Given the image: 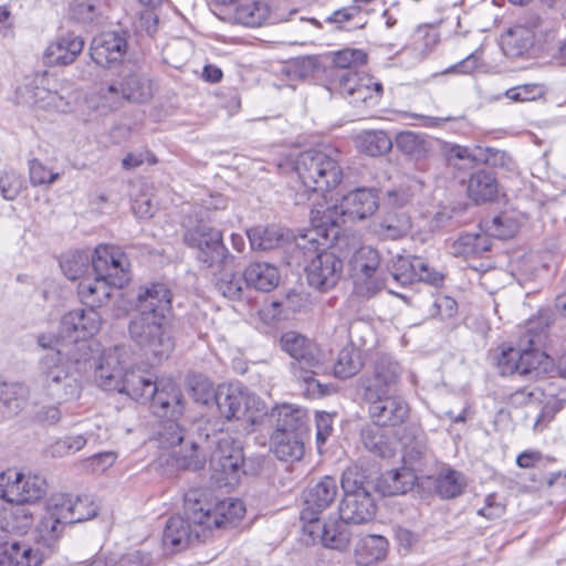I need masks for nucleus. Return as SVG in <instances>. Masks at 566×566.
Returning <instances> with one entry per match:
<instances>
[{
	"mask_svg": "<svg viewBox=\"0 0 566 566\" xmlns=\"http://www.w3.org/2000/svg\"><path fill=\"white\" fill-rule=\"evenodd\" d=\"M270 8L263 0H245L240 3L228 18L217 13L221 20L238 23L249 28L260 27L266 21Z\"/></svg>",
	"mask_w": 566,
	"mask_h": 566,
	"instance_id": "nucleus-34",
	"label": "nucleus"
},
{
	"mask_svg": "<svg viewBox=\"0 0 566 566\" xmlns=\"http://www.w3.org/2000/svg\"><path fill=\"white\" fill-rule=\"evenodd\" d=\"M464 484V479L459 472L446 470L437 478L436 489L442 497L451 499L462 493Z\"/></svg>",
	"mask_w": 566,
	"mask_h": 566,
	"instance_id": "nucleus-53",
	"label": "nucleus"
},
{
	"mask_svg": "<svg viewBox=\"0 0 566 566\" xmlns=\"http://www.w3.org/2000/svg\"><path fill=\"white\" fill-rule=\"evenodd\" d=\"M25 88V101L35 109L50 114L66 113L71 109L72 96L69 88L46 74L36 75Z\"/></svg>",
	"mask_w": 566,
	"mask_h": 566,
	"instance_id": "nucleus-14",
	"label": "nucleus"
},
{
	"mask_svg": "<svg viewBox=\"0 0 566 566\" xmlns=\"http://www.w3.org/2000/svg\"><path fill=\"white\" fill-rule=\"evenodd\" d=\"M84 41L74 33H66L53 40L44 51L43 61L49 66L72 64L83 51Z\"/></svg>",
	"mask_w": 566,
	"mask_h": 566,
	"instance_id": "nucleus-27",
	"label": "nucleus"
},
{
	"mask_svg": "<svg viewBox=\"0 0 566 566\" xmlns=\"http://www.w3.org/2000/svg\"><path fill=\"white\" fill-rule=\"evenodd\" d=\"M340 485L344 492L338 505L342 522L354 525L370 522L376 515L377 505L365 471L357 465L348 467L343 472Z\"/></svg>",
	"mask_w": 566,
	"mask_h": 566,
	"instance_id": "nucleus-9",
	"label": "nucleus"
},
{
	"mask_svg": "<svg viewBox=\"0 0 566 566\" xmlns=\"http://www.w3.org/2000/svg\"><path fill=\"white\" fill-rule=\"evenodd\" d=\"M86 442V438L81 434L65 437L51 446V453L53 457H64L72 454L82 450Z\"/></svg>",
	"mask_w": 566,
	"mask_h": 566,
	"instance_id": "nucleus-59",
	"label": "nucleus"
},
{
	"mask_svg": "<svg viewBox=\"0 0 566 566\" xmlns=\"http://www.w3.org/2000/svg\"><path fill=\"white\" fill-rule=\"evenodd\" d=\"M127 369V350L123 346H114L103 350L98 357L94 380L102 389L117 392Z\"/></svg>",
	"mask_w": 566,
	"mask_h": 566,
	"instance_id": "nucleus-19",
	"label": "nucleus"
},
{
	"mask_svg": "<svg viewBox=\"0 0 566 566\" xmlns=\"http://www.w3.org/2000/svg\"><path fill=\"white\" fill-rule=\"evenodd\" d=\"M252 250H272L283 241V230L276 226H256L247 231Z\"/></svg>",
	"mask_w": 566,
	"mask_h": 566,
	"instance_id": "nucleus-46",
	"label": "nucleus"
},
{
	"mask_svg": "<svg viewBox=\"0 0 566 566\" xmlns=\"http://www.w3.org/2000/svg\"><path fill=\"white\" fill-rule=\"evenodd\" d=\"M243 464V451L229 437L217 440V448L211 454L210 465L221 476L218 481L232 484L238 480V472Z\"/></svg>",
	"mask_w": 566,
	"mask_h": 566,
	"instance_id": "nucleus-23",
	"label": "nucleus"
},
{
	"mask_svg": "<svg viewBox=\"0 0 566 566\" xmlns=\"http://www.w3.org/2000/svg\"><path fill=\"white\" fill-rule=\"evenodd\" d=\"M120 84L127 101L142 103L153 94L149 81L137 74L127 76Z\"/></svg>",
	"mask_w": 566,
	"mask_h": 566,
	"instance_id": "nucleus-52",
	"label": "nucleus"
},
{
	"mask_svg": "<svg viewBox=\"0 0 566 566\" xmlns=\"http://www.w3.org/2000/svg\"><path fill=\"white\" fill-rule=\"evenodd\" d=\"M381 426H368L361 430V441L365 448L381 458L392 457L396 452L397 441L388 436Z\"/></svg>",
	"mask_w": 566,
	"mask_h": 566,
	"instance_id": "nucleus-41",
	"label": "nucleus"
},
{
	"mask_svg": "<svg viewBox=\"0 0 566 566\" xmlns=\"http://www.w3.org/2000/svg\"><path fill=\"white\" fill-rule=\"evenodd\" d=\"M56 501L70 524L82 523L96 516L98 506L88 495L73 496L70 494H54Z\"/></svg>",
	"mask_w": 566,
	"mask_h": 566,
	"instance_id": "nucleus-30",
	"label": "nucleus"
},
{
	"mask_svg": "<svg viewBox=\"0 0 566 566\" xmlns=\"http://www.w3.org/2000/svg\"><path fill=\"white\" fill-rule=\"evenodd\" d=\"M101 104L105 108L114 109L122 105L123 101H127L122 84H106L98 88Z\"/></svg>",
	"mask_w": 566,
	"mask_h": 566,
	"instance_id": "nucleus-58",
	"label": "nucleus"
},
{
	"mask_svg": "<svg viewBox=\"0 0 566 566\" xmlns=\"http://www.w3.org/2000/svg\"><path fill=\"white\" fill-rule=\"evenodd\" d=\"M25 390L15 384L0 385V419L17 416L25 405Z\"/></svg>",
	"mask_w": 566,
	"mask_h": 566,
	"instance_id": "nucleus-44",
	"label": "nucleus"
},
{
	"mask_svg": "<svg viewBox=\"0 0 566 566\" xmlns=\"http://www.w3.org/2000/svg\"><path fill=\"white\" fill-rule=\"evenodd\" d=\"M497 195V184L493 174L479 170L468 181V196L476 203L493 200Z\"/></svg>",
	"mask_w": 566,
	"mask_h": 566,
	"instance_id": "nucleus-42",
	"label": "nucleus"
},
{
	"mask_svg": "<svg viewBox=\"0 0 566 566\" xmlns=\"http://www.w3.org/2000/svg\"><path fill=\"white\" fill-rule=\"evenodd\" d=\"M137 315L129 323L130 338L146 354L161 360L169 357L175 347L170 325L171 292L163 283L139 289L136 298Z\"/></svg>",
	"mask_w": 566,
	"mask_h": 566,
	"instance_id": "nucleus-2",
	"label": "nucleus"
},
{
	"mask_svg": "<svg viewBox=\"0 0 566 566\" xmlns=\"http://www.w3.org/2000/svg\"><path fill=\"white\" fill-rule=\"evenodd\" d=\"M363 75L364 74H359L354 71L338 72L334 76V85L342 95L350 97L352 103H354L358 88L363 81Z\"/></svg>",
	"mask_w": 566,
	"mask_h": 566,
	"instance_id": "nucleus-55",
	"label": "nucleus"
},
{
	"mask_svg": "<svg viewBox=\"0 0 566 566\" xmlns=\"http://www.w3.org/2000/svg\"><path fill=\"white\" fill-rule=\"evenodd\" d=\"M117 563L120 566H150L153 556L144 549H133L124 554Z\"/></svg>",
	"mask_w": 566,
	"mask_h": 566,
	"instance_id": "nucleus-64",
	"label": "nucleus"
},
{
	"mask_svg": "<svg viewBox=\"0 0 566 566\" xmlns=\"http://www.w3.org/2000/svg\"><path fill=\"white\" fill-rule=\"evenodd\" d=\"M369 403L370 418L377 426L396 427L403 423L410 408L406 400L397 395H378V397H366Z\"/></svg>",
	"mask_w": 566,
	"mask_h": 566,
	"instance_id": "nucleus-22",
	"label": "nucleus"
},
{
	"mask_svg": "<svg viewBox=\"0 0 566 566\" xmlns=\"http://www.w3.org/2000/svg\"><path fill=\"white\" fill-rule=\"evenodd\" d=\"M363 366L364 361L360 350L349 344L339 350L334 373L338 378H349L358 374Z\"/></svg>",
	"mask_w": 566,
	"mask_h": 566,
	"instance_id": "nucleus-47",
	"label": "nucleus"
},
{
	"mask_svg": "<svg viewBox=\"0 0 566 566\" xmlns=\"http://www.w3.org/2000/svg\"><path fill=\"white\" fill-rule=\"evenodd\" d=\"M218 410L228 420L243 419L251 426L259 424L266 416L263 401L240 384L222 385L214 394Z\"/></svg>",
	"mask_w": 566,
	"mask_h": 566,
	"instance_id": "nucleus-11",
	"label": "nucleus"
},
{
	"mask_svg": "<svg viewBox=\"0 0 566 566\" xmlns=\"http://www.w3.org/2000/svg\"><path fill=\"white\" fill-rule=\"evenodd\" d=\"M185 408L182 409V411ZM181 415H172V406L169 407L167 418L161 422L157 432L158 447L170 452L176 464L182 469L199 470L206 462V455L201 451V442L186 434Z\"/></svg>",
	"mask_w": 566,
	"mask_h": 566,
	"instance_id": "nucleus-10",
	"label": "nucleus"
},
{
	"mask_svg": "<svg viewBox=\"0 0 566 566\" xmlns=\"http://www.w3.org/2000/svg\"><path fill=\"white\" fill-rule=\"evenodd\" d=\"M60 265L67 279L82 280L92 265V256L85 251L70 252L62 258Z\"/></svg>",
	"mask_w": 566,
	"mask_h": 566,
	"instance_id": "nucleus-49",
	"label": "nucleus"
},
{
	"mask_svg": "<svg viewBox=\"0 0 566 566\" xmlns=\"http://www.w3.org/2000/svg\"><path fill=\"white\" fill-rule=\"evenodd\" d=\"M342 273V260L331 252L318 253L306 268L308 284L319 291L335 286Z\"/></svg>",
	"mask_w": 566,
	"mask_h": 566,
	"instance_id": "nucleus-25",
	"label": "nucleus"
},
{
	"mask_svg": "<svg viewBox=\"0 0 566 566\" xmlns=\"http://www.w3.org/2000/svg\"><path fill=\"white\" fill-rule=\"evenodd\" d=\"M367 54L360 49L346 48L333 53L334 65L342 70L353 71L354 67L365 64Z\"/></svg>",
	"mask_w": 566,
	"mask_h": 566,
	"instance_id": "nucleus-54",
	"label": "nucleus"
},
{
	"mask_svg": "<svg viewBox=\"0 0 566 566\" xmlns=\"http://www.w3.org/2000/svg\"><path fill=\"white\" fill-rule=\"evenodd\" d=\"M337 494L338 485L334 478L326 475L317 481L304 494L301 520L304 523L316 522L319 514L333 504Z\"/></svg>",
	"mask_w": 566,
	"mask_h": 566,
	"instance_id": "nucleus-24",
	"label": "nucleus"
},
{
	"mask_svg": "<svg viewBox=\"0 0 566 566\" xmlns=\"http://www.w3.org/2000/svg\"><path fill=\"white\" fill-rule=\"evenodd\" d=\"M59 174L51 171L40 160L33 159L30 161V180L34 186L51 185L57 180Z\"/></svg>",
	"mask_w": 566,
	"mask_h": 566,
	"instance_id": "nucleus-63",
	"label": "nucleus"
},
{
	"mask_svg": "<svg viewBox=\"0 0 566 566\" xmlns=\"http://www.w3.org/2000/svg\"><path fill=\"white\" fill-rule=\"evenodd\" d=\"M402 448L403 465L412 472H423L424 468L432 461V454L427 446L424 436L418 434L405 441Z\"/></svg>",
	"mask_w": 566,
	"mask_h": 566,
	"instance_id": "nucleus-39",
	"label": "nucleus"
},
{
	"mask_svg": "<svg viewBox=\"0 0 566 566\" xmlns=\"http://www.w3.org/2000/svg\"><path fill=\"white\" fill-rule=\"evenodd\" d=\"M354 291L358 296L369 298L388 287V279L380 268V254L371 247H360L350 259Z\"/></svg>",
	"mask_w": 566,
	"mask_h": 566,
	"instance_id": "nucleus-12",
	"label": "nucleus"
},
{
	"mask_svg": "<svg viewBox=\"0 0 566 566\" xmlns=\"http://www.w3.org/2000/svg\"><path fill=\"white\" fill-rule=\"evenodd\" d=\"M514 403H544L535 421V429H543L566 402L564 381H552L545 388H523L512 396Z\"/></svg>",
	"mask_w": 566,
	"mask_h": 566,
	"instance_id": "nucleus-15",
	"label": "nucleus"
},
{
	"mask_svg": "<svg viewBox=\"0 0 566 566\" xmlns=\"http://www.w3.org/2000/svg\"><path fill=\"white\" fill-rule=\"evenodd\" d=\"M102 326L101 314L92 307L75 308L63 315L60 324V337L69 338L70 347L78 353V345H88L85 340L95 336Z\"/></svg>",
	"mask_w": 566,
	"mask_h": 566,
	"instance_id": "nucleus-16",
	"label": "nucleus"
},
{
	"mask_svg": "<svg viewBox=\"0 0 566 566\" xmlns=\"http://www.w3.org/2000/svg\"><path fill=\"white\" fill-rule=\"evenodd\" d=\"M128 51L127 38L116 31L96 35L90 46L92 60L102 67H114L120 64Z\"/></svg>",
	"mask_w": 566,
	"mask_h": 566,
	"instance_id": "nucleus-21",
	"label": "nucleus"
},
{
	"mask_svg": "<svg viewBox=\"0 0 566 566\" xmlns=\"http://www.w3.org/2000/svg\"><path fill=\"white\" fill-rule=\"evenodd\" d=\"M403 369L389 356L377 358L371 371L365 376L363 386L365 397H378L395 390L402 377Z\"/></svg>",
	"mask_w": 566,
	"mask_h": 566,
	"instance_id": "nucleus-20",
	"label": "nucleus"
},
{
	"mask_svg": "<svg viewBox=\"0 0 566 566\" xmlns=\"http://www.w3.org/2000/svg\"><path fill=\"white\" fill-rule=\"evenodd\" d=\"M421 266L422 259L419 256L409 258L398 255L392 260L389 274L386 276L388 280L391 279L401 286H407L417 282L416 271ZM387 289L390 293H394L389 286Z\"/></svg>",
	"mask_w": 566,
	"mask_h": 566,
	"instance_id": "nucleus-43",
	"label": "nucleus"
},
{
	"mask_svg": "<svg viewBox=\"0 0 566 566\" xmlns=\"http://www.w3.org/2000/svg\"><path fill=\"white\" fill-rule=\"evenodd\" d=\"M395 144L401 153L416 159L424 157L429 151V143L415 132H400L395 138Z\"/></svg>",
	"mask_w": 566,
	"mask_h": 566,
	"instance_id": "nucleus-50",
	"label": "nucleus"
},
{
	"mask_svg": "<svg viewBox=\"0 0 566 566\" xmlns=\"http://www.w3.org/2000/svg\"><path fill=\"white\" fill-rule=\"evenodd\" d=\"M193 538H197L196 527L191 530L189 520L177 515L167 521L163 543L171 553L186 549Z\"/></svg>",
	"mask_w": 566,
	"mask_h": 566,
	"instance_id": "nucleus-32",
	"label": "nucleus"
},
{
	"mask_svg": "<svg viewBox=\"0 0 566 566\" xmlns=\"http://www.w3.org/2000/svg\"><path fill=\"white\" fill-rule=\"evenodd\" d=\"M63 516L64 513L53 494L46 500L44 513L36 526L41 539L46 545L55 543L62 536L65 525L70 524L69 520Z\"/></svg>",
	"mask_w": 566,
	"mask_h": 566,
	"instance_id": "nucleus-28",
	"label": "nucleus"
},
{
	"mask_svg": "<svg viewBox=\"0 0 566 566\" xmlns=\"http://www.w3.org/2000/svg\"><path fill=\"white\" fill-rule=\"evenodd\" d=\"M485 233L499 239L513 238L520 229L518 219L514 213L503 212L494 217L491 221L484 222Z\"/></svg>",
	"mask_w": 566,
	"mask_h": 566,
	"instance_id": "nucleus-51",
	"label": "nucleus"
},
{
	"mask_svg": "<svg viewBox=\"0 0 566 566\" xmlns=\"http://www.w3.org/2000/svg\"><path fill=\"white\" fill-rule=\"evenodd\" d=\"M38 344L48 352L38 364V385L42 394L57 402L80 396L77 375L91 358L90 345L80 344L78 353L55 334H40Z\"/></svg>",
	"mask_w": 566,
	"mask_h": 566,
	"instance_id": "nucleus-1",
	"label": "nucleus"
},
{
	"mask_svg": "<svg viewBox=\"0 0 566 566\" xmlns=\"http://www.w3.org/2000/svg\"><path fill=\"white\" fill-rule=\"evenodd\" d=\"M130 263L125 252L113 244H99L92 255V269L97 275L107 276L115 287L129 282Z\"/></svg>",
	"mask_w": 566,
	"mask_h": 566,
	"instance_id": "nucleus-17",
	"label": "nucleus"
},
{
	"mask_svg": "<svg viewBox=\"0 0 566 566\" xmlns=\"http://www.w3.org/2000/svg\"><path fill=\"white\" fill-rule=\"evenodd\" d=\"M118 394H125L139 402H151L153 412L167 416L172 406V415H181L184 398L180 388L172 381H155L154 375L142 368H128L120 382Z\"/></svg>",
	"mask_w": 566,
	"mask_h": 566,
	"instance_id": "nucleus-7",
	"label": "nucleus"
},
{
	"mask_svg": "<svg viewBox=\"0 0 566 566\" xmlns=\"http://www.w3.org/2000/svg\"><path fill=\"white\" fill-rule=\"evenodd\" d=\"M114 289L116 287L107 276L94 273V277L85 276L81 280L77 293L84 305L96 310L107 304Z\"/></svg>",
	"mask_w": 566,
	"mask_h": 566,
	"instance_id": "nucleus-29",
	"label": "nucleus"
},
{
	"mask_svg": "<svg viewBox=\"0 0 566 566\" xmlns=\"http://www.w3.org/2000/svg\"><path fill=\"white\" fill-rule=\"evenodd\" d=\"M306 433L273 432L272 451L282 461H297L304 454V437Z\"/></svg>",
	"mask_w": 566,
	"mask_h": 566,
	"instance_id": "nucleus-37",
	"label": "nucleus"
},
{
	"mask_svg": "<svg viewBox=\"0 0 566 566\" xmlns=\"http://www.w3.org/2000/svg\"><path fill=\"white\" fill-rule=\"evenodd\" d=\"M280 347L295 360L291 370L294 378L303 384L304 394L311 398L326 395L327 387L315 378L324 369L326 360L319 346L295 331H287L280 337Z\"/></svg>",
	"mask_w": 566,
	"mask_h": 566,
	"instance_id": "nucleus-6",
	"label": "nucleus"
},
{
	"mask_svg": "<svg viewBox=\"0 0 566 566\" xmlns=\"http://www.w3.org/2000/svg\"><path fill=\"white\" fill-rule=\"evenodd\" d=\"M418 479V474L406 468L394 469L382 476L385 493L388 495L403 494L410 490Z\"/></svg>",
	"mask_w": 566,
	"mask_h": 566,
	"instance_id": "nucleus-48",
	"label": "nucleus"
},
{
	"mask_svg": "<svg viewBox=\"0 0 566 566\" xmlns=\"http://www.w3.org/2000/svg\"><path fill=\"white\" fill-rule=\"evenodd\" d=\"M354 103H377L382 95V85L373 76L364 74Z\"/></svg>",
	"mask_w": 566,
	"mask_h": 566,
	"instance_id": "nucleus-57",
	"label": "nucleus"
},
{
	"mask_svg": "<svg viewBox=\"0 0 566 566\" xmlns=\"http://www.w3.org/2000/svg\"><path fill=\"white\" fill-rule=\"evenodd\" d=\"M378 209L377 195L373 189L358 188L344 196L339 203H316L311 210L312 224L316 234L333 242L339 234V227L346 219L364 220Z\"/></svg>",
	"mask_w": 566,
	"mask_h": 566,
	"instance_id": "nucleus-4",
	"label": "nucleus"
},
{
	"mask_svg": "<svg viewBox=\"0 0 566 566\" xmlns=\"http://www.w3.org/2000/svg\"><path fill=\"white\" fill-rule=\"evenodd\" d=\"M544 90L537 84H524L506 91L507 98L515 102H528L542 97Z\"/></svg>",
	"mask_w": 566,
	"mask_h": 566,
	"instance_id": "nucleus-62",
	"label": "nucleus"
},
{
	"mask_svg": "<svg viewBox=\"0 0 566 566\" xmlns=\"http://www.w3.org/2000/svg\"><path fill=\"white\" fill-rule=\"evenodd\" d=\"M269 421L275 422L274 432L306 433L307 415L304 409L293 405H281L275 407L270 415Z\"/></svg>",
	"mask_w": 566,
	"mask_h": 566,
	"instance_id": "nucleus-31",
	"label": "nucleus"
},
{
	"mask_svg": "<svg viewBox=\"0 0 566 566\" xmlns=\"http://www.w3.org/2000/svg\"><path fill=\"white\" fill-rule=\"evenodd\" d=\"M388 551V541L381 535H366L355 546V559L358 566H371L384 559Z\"/></svg>",
	"mask_w": 566,
	"mask_h": 566,
	"instance_id": "nucleus-38",
	"label": "nucleus"
},
{
	"mask_svg": "<svg viewBox=\"0 0 566 566\" xmlns=\"http://www.w3.org/2000/svg\"><path fill=\"white\" fill-rule=\"evenodd\" d=\"M492 245L490 235L485 232L467 233L455 239L449 247L453 256L475 258L489 251Z\"/></svg>",
	"mask_w": 566,
	"mask_h": 566,
	"instance_id": "nucleus-40",
	"label": "nucleus"
},
{
	"mask_svg": "<svg viewBox=\"0 0 566 566\" xmlns=\"http://www.w3.org/2000/svg\"><path fill=\"white\" fill-rule=\"evenodd\" d=\"M293 169L302 187L294 197L296 205L305 203L313 193H321L326 200V193L343 180L338 151L327 146L300 153L293 161Z\"/></svg>",
	"mask_w": 566,
	"mask_h": 566,
	"instance_id": "nucleus-3",
	"label": "nucleus"
},
{
	"mask_svg": "<svg viewBox=\"0 0 566 566\" xmlns=\"http://www.w3.org/2000/svg\"><path fill=\"white\" fill-rule=\"evenodd\" d=\"M243 281L238 274L224 271L217 282V289L229 300H240L243 293Z\"/></svg>",
	"mask_w": 566,
	"mask_h": 566,
	"instance_id": "nucleus-56",
	"label": "nucleus"
},
{
	"mask_svg": "<svg viewBox=\"0 0 566 566\" xmlns=\"http://www.w3.org/2000/svg\"><path fill=\"white\" fill-rule=\"evenodd\" d=\"M41 563L40 553L27 543L12 538L0 546V566H39Z\"/></svg>",
	"mask_w": 566,
	"mask_h": 566,
	"instance_id": "nucleus-33",
	"label": "nucleus"
},
{
	"mask_svg": "<svg viewBox=\"0 0 566 566\" xmlns=\"http://www.w3.org/2000/svg\"><path fill=\"white\" fill-rule=\"evenodd\" d=\"M188 520L196 527V537H207L214 530H229L238 525L245 515V506L237 499L186 497Z\"/></svg>",
	"mask_w": 566,
	"mask_h": 566,
	"instance_id": "nucleus-8",
	"label": "nucleus"
},
{
	"mask_svg": "<svg viewBox=\"0 0 566 566\" xmlns=\"http://www.w3.org/2000/svg\"><path fill=\"white\" fill-rule=\"evenodd\" d=\"M411 220L403 210L388 211L377 223H374L373 231L380 239L397 240L409 233Z\"/></svg>",
	"mask_w": 566,
	"mask_h": 566,
	"instance_id": "nucleus-36",
	"label": "nucleus"
},
{
	"mask_svg": "<svg viewBox=\"0 0 566 566\" xmlns=\"http://www.w3.org/2000/svg\"><path fill=\"white\" fill-rule=\"evenodd\" d=\"M22 189V178L15 171H6L0 176V191L6 200H13Z\"/></svg>",
	"mask_w": 566,
	"mask_h": 566,
	"instance_id": "nucleus-60",
	"label": "nucleus"
},
{
	"mask_svg": "<svg viewBox=\"0 0 566 566\" xmlns=\"http://www.w3.org/2000/svg\"><path fill=\"white\" fill-rule=\"evenodd\" d=\"M185 242L189 248L196 249L197 260L210 268L220 263L227 253L221 231L206 224L197 226L185 234Z\"/></svg>",
	"mask_w": 566,
	"mask_h": 566,
	"instance_id": "nucleus-18",
	"label": "nucleus"
},
{
	"mask_svg": "<svg viewBox=\"0 0 566 566\" xmlns=\"http://www.w3.org/2000/svg\"><path fill=\"white\" fill-rule=\"evenodd\" d=\"M345 524L342 520H334L321 525L318 520H316V522L304 523L303 532L313 542L319 541L325 548L343 553L349 548L352 538V534Z\"/></svg>",
	"mask_w": 566,
	"mask_h": 566,
	"instance_id": "nucleus-26",
	"label": "nucleus"
},
{
	"mask_svg": "<svg viewBox=\"0 0 566 566\" xmlns=\"http://www.w3.org/2000/svg\"><path fill=\"white\" fill-rule=\"evenodd\" d=\"M46 481L40 474L14 469L0 473V497L8 503H34L46 494Z\"/></svg>",
	"mask_w": 566,
	"mask_h": 566,
	"instance_id": "nucleus-13",
	"label": "nucleus"
},
{
	"mask_svg": "<svg viewBox=\"0 0 566 566\" xmlns=\"http://www.w3.org/2000/svg\"><path fill=\"white\" fill-rule=\"evenodd\" d=\"M548 327V318L538 316L526 323V335L522 336L517 347H503L497 357V368L503 376L532 375L546 373L552 365L551 357L536 348Z\"/></svg>",
	"mask_w": 566,
	"mask_h": 566,
	"instance_id": "nucleus-5",
	"label": "nucleus"
},
{
	"mask_svg": "<svg viewBox=\"0 0 566 566\" xmlns=\"http://www.w3.org/2000/svg\"><path fill=\"white\" fill-rule=\"evenodd\" d=\"M243 280L249 287L270 292L279 285L280 272L276 266L268 262H253L245 268Z\"/></svg>",
	"mask_w": 566,
	"mask_h": 566,
	"instance_id": "nucleus-35",
	"label": "nucleus"
},
{
	"mask_svg": "<svg viewBox=\"0 0 566 566\" xmlns=\"http://www.w3.org/2000/svg\"><path fill=\"white\" fill-rule=\"evenodd\" d=\"M32 518L23 512L21 523L19 525L11 524L9 521H0V546L6 542H10L13 535L24 534L30 528Z\"/></svg>",
	"mask_w": 566,
	"mask_h": 566,
	"instance_id": "nucleus-61",
	"label": "nucleus"
},
{
	"mask_svg": "<svg viewBox=\"0 0 566 566\" xmlns=\"http://www.w3.org/2000/svg\"><path fill=\"white\" fill-rule=\"evenodd\" d=\"M359 151L368 156H381L392 148V140L384 130H365L356 137Z\"/></svg>",
	"mask_w": 566,
	"mask_h": 566,
	"instance_id": "nucleus-45",
	"label": "nucleus"
}]
</instances>
